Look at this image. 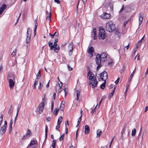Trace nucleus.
<instances>
[{"label":"nucleus","instance_id":"obj_44","mask_svg":"<svg viewBox=\"0 0 148 148\" xmlns=\"http://www.w3.org/2000/svg\"><path fill=\"white\" fill-rule=\"evenodd\" d=\"M38 82L37 81H35V82H34V86H33L34 88H36V84H37Z\"/></svg>","mask_w":148,"mask_h":148},{"label":"nucleus","instance_id":"obj_47","mask_svg":"<svg viewBox=\"0 0 148 148\" xmlns=\"http://www.w3.org/2000/svg\"><path fill=\"white\" fill-rule=\"evenodd\" d=\"M67 67L68 68V69L69 70V71H71L73 69V68L71 67L68 64L67 65Z\"/></svg>","mask_w":148,"mask_h":148},{"label":"nucleus","instance_id":"obj_9","mask_svg":"<svg viewBox=\"0 0 148 148\" xmlns=\"http://www.w3.org/2000/svg\"><path fill=\"white\" fill-rule=\"evenodd\" d=\"M94 49L92 46L88 47L87 50L88 53L91 55V57L93 56V53L94 52Z\"/></svg>","mask_w":148,"mask_h":148},{"label":"nucleus","instance_id":"obj_60","mask_svg":"<svg viewBox=\"0 0 148 148\" xmlns=\"http://www.w3.org/2000/svg\"><path fill=\"white\" fill-rule=\"evenodd\" d=\"M128 20H127L124 22L123 24L124 27H125L126 24L128 23Z\"/></svg>","mask_w":148,"mask_h":148},{"label":"nucleus","instance_id":"obj_3","mask_svg":"<svg viewBox=\"0 0 148 148\" xmlns=\"http://www.w3.org/2000/svg\"><path fill=\"white\" fill-rule=\"evenodd\" d=\"M45 100L44 98L42 99V101L37 107V110L40 114L42 113L44 109Z\"/></svg>","mask_w":148,"mask_h":148},{"label":"nucleus","instance_id":"obj_55","mask_svg":"<svg viewBox=\"0 0 148 148\" xmlns=\"http://www.w3.org/2000/svg\"><path fill=\"white\" fill-rule=\"evenodd\" d=\"M51 119V117H48L46 118V120L47 121L49 122L50 121Z\"/></svg>","mask_w":148,"mask_h":148},{"label":"nucleus","instance_id":"obj_35","mask_svg":"<svg viewBox=\"0 0 148 148\" xmlns=\"http://www.w3.org/2000/svg\"><path fill=\"white\" fill-rule=\"evenodd\" d=\"M65 107V105H61L60 107V109L62 111H63Z\"/></svg>","mask_w":148,"mask_h":148},{"label":"nucleus","instance_id":"obj_1","mask_svg":"<svg viewBox=\"0 0 148 148\" xmlns=\"http://www.w3.org/2000/svg\"><path fill=\"white\" fill-rule=\"evenodd\" d=\"M107 55L105 53H102L100 55L98 54L96 55L95 58V62L98 65L97 69H98L102 66L101 64V62H104L107 58Z\"/></svg>","mask_w":148,"mask_h":148},{"label":"nucleus","instance_id":"obj_19","mask_svg":"<svg viewBox=\"0 0 148 148\" xmlns=\"http://www.w3.org/2000/svg\"><path fill=\"white\" fill-rule=\"evenodd\" d=\"M116 88V87H115L114 88L113 90L112 91L111 93H110L108 95V98L109 99H110L111 98V97L113 96L114 95V94L115 92V90Z\"/></svg>","mask_w":148,"mask_h":148},{"label":"nucleus","instance_id":"obj_12","mask_svg":"<svg viewBox=\"0 0 148 148\" xmlns=\"http://www.w3.org/2000/svg\"><path fill=\"white\" fill-rule=\"evenodd\" d=\"M12 79L13 80H15V76L12 73H10L8 74V79L9 80V79Z\"/></svg>","mask_w":148,"mask_h":148},{"label":"nucleus","instance_id":"obj_26","mask_svg":"<svg viewBox=\"0 0 148 148\" xmlns=\"http://www.w3.org/2000/svg\"><path fill=\"white\" fill-rule=\"evenodd\" d=\"M104 81V82L100 85V88L102 89H104L105 87L106 82V81Z\"/></svg>","mask_w":148,"mask_h":148},{"label":"nucleus","instance_id":"obj_53","mask_svg":"<svg viewBox=\"0 0 148 148\" xmlns=\"http://www.w3.org/2000/svg\"><path fill=\"white\" fill-rule=\"evenodd\" d=\"M79 130V129H78L77 130V131L76 133V134H75V136H76V139H77V135H78V130Z\"/></svg>","mask_w":148,"mask_h":148},{"label":"nucleus","instance_id":"obj_17","mask_svg":"<svg viewBox=\"0 0 148 148\" xmlns=\"http://www.w3.org/2000/svg\"><path fill=\"white\" fill-rule=\"evenodd\" d=\"M90 132V128L87 125H86L85 126V132L86 134H88Z\"/></svg>","mask_w":148,"mask_h":148},{"label":"nucleus","instance_id":"obj_23","mask_svg":"<svg viewBox=\"0 0 148 148\" xmlns=\"http://www.w3.org/2000/svg\"><path fill=\"white\" fill-rule=\"evenodd\" d=\"M135 69H136V68L134 70V71L131 74L130 76V78H129L128 80V81L129 82H131V79H132V78L133 77L134 75V71L135 70Z\"/></svg>","mask_w":148,"mask_h":148},{"label":"nucleus","instance_id":"obj_36","mask_svg":"<svg viewBox=\"0 0 148 148\" xmlns=\"http://www.w3.org/2000/svg\"><path fill=\"white\" fill-rule=\"evenodd\" d=\"M54 102L53 101H52L51 102V112L52 111L53 107L54 106Z\"/></svg>","mask_w":148,"mask_h":148},{"label":"nucleus","instance_id":"obj_49","mask_svg":"<svg viewBox=\"0 0 148 148\" xmlns=\"http://www.w3.org/2000/svg\"><path fill=\"white\" fill-rule=\"evenodd\" d=\"M57 44L56 43V42H54V44L53 45V48H54L56 47H57Z\"/></svg>","mask_w":148,"mask_h":148},{"label":"nucleus","instance_id":"obj_7","mask_svg":"<svg viewBox=\"0 0 148 148\" xmlns=\"http://www.w3.org/2000/svg\"><path fill=\"white\" fill-rule=\"evenodd\" d=\"M98 82L96 80V78L95 79L91 80L89 82V84L91 85L92 86V87L94 88L95 87L97 86Z\"/></svg>","mask_w":148,"mask_h":148},{"label":"nucleus","instance_id":"obj_21","mask_svg":"<svg viewBox=\"0 0 148 148\" xmlns=\"http://www.w3.org/2000/svg\"><path fill=\"white\" fill-rule=\"evenodd\" d=\"M43 81L42 79L40 80L39 85L38 86V88L40 90H41V88L43 86Z\"/></svg>","mask_w":148,"mask_h":148},{"label":"nucleus","instance_id":"obj_61","mask_svg":"<svg viewBox=\"0 0 148 148\" xmlns=\"http://www.w3.org/2000/svg\"><path fill=\"white\" fill-rule=\"evenodd\" d=\"M40 70L39 71L38 73L37 74V77H39V76H41V75L40 74Z\"/></svg>","mask_w":148,"mask_h":148},{"label":"nucleus","instance_id":"obj_64","mask_svg":"<svg viewBox=\"0 0 148 148\" xmlns=\"http://www.w3.org/2000/svg\"><path fill=\"white\" fill-rule=\"evenodd\" d=\"M147 110H148V106H146L145 107V112H146Z\"/></svg>","mask_w":148,"mask_h":148},{"label":"nucleus","instance_id":"obj_8","mask_svg":"<svg viewBox=\"0 0 148 148\" xmlns=\"http://www.w3.org/2000/svg\"><path fill=\"white\" fill-rule=\"evenodd\" d=\"M142 12H140L139 13L138 15V20H139V25H140L143 21V14Z\"/></svg>","mask_w":148,"mask_h":148},{"label":"nucleus","instance_id":"obj_40","mask_svg":"<svg viewBox=\"0 0 148 148\" xmlns=\"http://www.w3.org/2000/svg\"><path fill=\"white\" fill-rule=\"evenodd\" d=\"M64 137V134H63L60 137V141H62Z\"/></svg>","mask_w":148,"mask_h":148},{"label":"nucleus","instance_id":"obj_54","mask_svg":"<svg viewBox=\"0 0 148 148\" xmlns=\"http://www.w3.org/2000/svg\"><path fill=\"white\" fill-rule=\"evenodd\" d=\"M142 40H139L137 42V44H138L139 45V46H140L141 45V44L142 43Z\"/></svg>","mask_w":148,"mask_h":148},{"label":"nucleus","instance_id":"obj_33","mask_svg":"<svg viewBox=\"0 0 148 148\" xmlns=\"http://www.w3.org/2000/svg\"><path fill=\"white\" fill-rule=\"evenodd\" d=\"M114 31L115 33L117 35H119L120 33L119 30L117 29H116L115 28Z\"/></svg>","mask_w":148,"mask_h":148},{"label":"nucleus","instance_id":"obj_22","mask_svg":"<svg viewBox=\"0 0 148 148\" xmlns=\"http://www.w3.org/2000/svg\"><path fill=\"white\" fill-rule=\"evenodd\" d=\"M102 131L100 129L97 130V137H99L102 134Z\"/></svg>","mask_w":148,"mask_h":148},{"label":"nucleus","instance_id":"obj_58","mask_svg":"<svg viewBox=\"0 0 148 148\" xmlns=\"http://www.w3.org/2000/svg\"><path fill=\"white\" fill-rule=\"evenodd\" d=\"M81 120H79L78 119V121H77V125L76 126V127H77V126H78V125L79 124L81 121Z\"/></svg>","mask_w":148,"mask_h":148},{"label":"nucleus","instance_id":"obj_5","mask_svg":"<svg viewBox=\"0 0 148 148\" xmlns=\"http://www.w3.org/2000/svg\"><path fill=\"white\" fill-rule=\"evenodd\" d=\"M74 47L73 45V43L72 42H70L68 46V51L69 54V56H71L72 54L73 51V50Z\"/></svg>","mask_w":148,"mask_h":148},{"label":"nucleus","instance_id":"obj_45","mask_svg":"<svg viewBox=\"0 0 148 148\" xmlns=\"http://www.w3.org/2000/svg\"><path fill=\"white\" fill-rule=\"evenodd\" d=\"M31 38H26V42L27 43H29V41L30 40Z\"/></svg>","mask_w":148,"mask_h":148},{"label":"nucleus","instance_id":"obj_30","mask_svg":"<svg viewBox=\"0 0 148 148\" xmlns=\"http://www.w3.org/2000/svg\"><path fill=\"white\" fill-rule=\"evenodd\" d=\"M47 132H48V127L47 125H45V136L46 139L47 138Z\"/></svg>","mask_w":148,"mask_h":148},{"label":"nucleus","instance_id":"obj_20","mask_svg":"<svg viewBox=\"0 0 148 148\" xmlns=\"http://www.w3.org/2000/svg\"><path fill=\"white\" fill-rule=\"evenodd\" d=\"M31 133V132L29 129H28L27 131V133L25 135L23 136V138L25 139V137H27L28 136H30V134Z\"/></svg>","mask_w":148,"mask_h":148},{"label":"nucleus","instance_id":"obj_2","mask_svg":"<svg viewBox=\"0 0 148 148\" xmlns=\"http://www.w3.org/2000/svg\"><path fill=\"white\" fill-rule=\"evenodd\" d=\"M115 25L111 21H109L106 25V30L109 32H112L115 29Z\"/></svg>","mask_w":148,"mask_h":148},{"label":"nucleus","instance_id":"obj_18","mask_svg":"<svg viewBox=\"0 0 148 148\" xmlns=\"http://www.w3.org/2000/svg\"><path fill=\"white\" fill-rule=\"evenodd\" d=\"M27 38L31 37V34H32V31L29 28H28L27 29Z\"/></svg>","mask_w":148,"mask_h":148},{"label":"nucleus","instance_id":"obj_11","mask_svg":"<svg viewBox=\"0 0 148 148\" xmlns=\"http://www.w3.org/2000/svg\"><path fill=\"white\" fill-rule=\"evenodd\" d=\"M101 16L103 19H108L110 17V15L109 14L104 12L101 15Z\"/></svg>","mask_w":148,"mask_h":148},{"label":"nucleus","instance_id":"obj_63","mask_svg":"<svg viewBox=\"0 0 148 148\" xmlns=\"http://www.w3.org/2000/svg\"><path fill=\"white\" fill-rule=\"evenodd\" d=\"M55 49H54V51L55 52H57L58 50L57 48H56V47L54 48Z\"/></svg>","mask_w":148,"mask_h":148},{"label":"nucleus","instance_id":"obj_28","mask_svg":"<svg viewBox=\"0 0 148 148\" xmlns=\"http://www.w3.org/2000/svg\"><path fill=\"white\" fill-rule=\"evenodd\" d=\"M52 147L53 148H55L56 147V140H53L52 141Z\"/></svg>","mask_w":148,"mask_h":148},{"label":"nucleus","instance_id":"obj_38","mask_svg":"<svg viewBox=\"0 0 148 148\" xmlns=\"http://www.w3.org/2000/svg\"><path fill=\"white\" fill-rule=\"evenodd\" d=\"M16 49L15 50V51H13L11 54L12 56H14L16 55Z\"/></svg>","mask_w":148,"mask_h":148},{"label":"nucleus","instance_id":"obj_42","mask_svg":"<svg viewBox=\"0 0 148 148\" xmlns=\"http://www.w3.org/2000/svg\"><path fill=\"white\" fill-rule=\"evenodd\" d=\"M51 12H50L49 13V15L48 16H47L46 17V19H49V20L50 21L51 20Z\"/></svg>","mask_w":148,"mask_h":148},{"label":"nucleus","instance_id":"obj_59","mask_svg":"<svg viewBox=\"0 0 148 148\" xmlns=\"http://www.w3.org/2000/svg\"><path fill=\"white\" fill-rule=\"evenodd\" d=\"M113 63V62H110L108 63V65L110 66H112Z\"/></svg>","mask_w":148,"mask_h":148},{"label":"nucleus","instance_id":"obj_57","mask_svg":"<svg viewBox=\"0 0 148 148\" xmlns=\"http://www.w3.org/2000/svg\"><path fill=\"white\" fill-rule=\"evenodd\" d=\"M87 67V70L88 71V73H90L92 72L90 71V67L89 66H88Z\"/></svg>","mask_w":148,"mask_h":148},{"label":"nucleus","instance_id":"obj_62","mask_svg":"<svg viewBox=\"0 0 148 148\" xmlns=\"http://www.w3.org/2000/svg\"><path fill=\"white\" fill-rule=\"evenodd\" d=\"M9 132H10L12 130V126H9Z\"/></svg>","mask_w":148,"mask_h":148},{"label":"nucleus","instance_id":"obj_24","mask_svg":"<svg viewBox=\"0 0 148 148\" xmlns=\"http://www.w3.org/2000/svg\"><path fill=\"white\" fill-rule=\"evenodd\" d=\"M126 127H127V125L125 124L124 125V127H123V129L121 132V136L123 135L125 131V129L126 128Z\"/></svg>","mask_w":148,"mask_h":148},{"label":"nucleus","instance_id":"obj_4","mask_svg":"<svg viewBox=\"0 0 148 148\" xmlns=\"http://www.w3.org/2000/svg\"><path fill=\"white\" fill-rule=\"evenodd\" d=\"M106 34H105V31L103 28H101L99 29V39H105L106 37Z\"/></svg>","mask_w":148,"mask_h":148},{"label":"nucleus","instance_id":"obj_46","mask_svg":"<svg viewBox=\"0 0 148 148\" xmlns=\"http://www.w3.org/2000/svg\"><path fill=\"white\" fill-rule=\"evenodd\" d=\"M129 46H130V44H129L127 46H125V49H124L125 50H127L128 49V48L129 47Z\"/></svg>","mask_w":148,"mask_h":148},{"label":"nucleus","instance_id":"obj_16","mask_svg":"<svg viewBox=\"0 0 148 148\" xmlns=\"http://www.w3.org/2000/svg\"><path fill=\"white\" fill-rule=\"evenodd\" d=\"M62 86V84L60 86L59 83L58 85L56 86V90L59 93H60L62 90L61 89Z\"/></svg>","mask_w":148,"mask_h":148},{"label":"nucleus","instance_id":"obj_15","mask_svg":"<svg viewBox=\"0 0 148 148\" xmlns=\"http://www.w3.org/2000/svg\"><path fill=\"white\" fill-rule=\"evenodd\" d=\"M37 143V141L36 140H32L31 141L30 143L28 145L27 148H28L30 146L36 144Z\"/></svg>","mask_w":148,"mask_h":148},{"label":"nucleus","instance_id":"obj_32","mask_svg":"<svg viewBox=\"0 0 148 148\" xmlns=\"http://www.w3.org/2000/svg\"><path fill=\"white\" fill-rule=\"evenodd\" d=\"M59 110L58 108H56L54 111V114L56 116L58 114Z\"/></svg>","mask_w":148,"mask_h":148},{"label":"nucleus","instance_id":"obj_51","mask_svg":"<svg viewBox=\"0 0 148 148\" xmlns=\"http://www.w3.org/2000/svg\"><path fill=\"white\" fill-rule=\"evenodd\" d=\"M64 93H67L68 92V88H65L64 90Z\"/></svg>","mask_w":148,"mask_h":148},{"label":"nucleus","instance_id":"obj_41","mask_svg":"<svg viewBox=\"0 0 148 148\" xmlns=\"http://www.w3.org/2000/svg\"><path fill=\"white\" fill-rule=\"evenodd\" d=\"M124 5H122V8H121V10L119 12V13H120L124 10Z\"/></svg>","mask_w":148,"mask_h":148},{"label":"nucleus","instance_id":"obj_48","mask_svg":"<svg viewBox=\"0 0 148 148\" xmlns=\"http://www.w3.org/2000/svg\"><path fill=\"white\" fill-rule=\"evenodd\" d=\"M80 95V91L79 90H77V97H79Z\"/></svg>","mask_w":148,"mask_h":148},{"label":"nucleus","instance_id":"obj_13","mask_svg":"<svg viewBox=\"0 0 148 148\" xmlns=\"http://www.w3.org/2000/svg\"><path fill=\"white\" fill-rule=\"evenodd\" d=\"M6 126H5V125H3L1 128V130H0V133L2 135L3 134H4L6 130Z\"/></svg>","mask_w":148,"mask_h":148},{"label":"nucleus","instance_id":"obj_43","mask_svg":"<svg viewBox=\"0 0 148 148\" xmlns=\"http://www.w3.org/2000/svg\"><path fill=\"white\" fill-rule=\"evenodd\" d=\"M96 32V28H94L93 29V33L94 34V35H96V34H97Z\"/></svg>","mask_w":148,"mask_h":148},{"label":"nucleus","instance_id":"obj_37","mask_svg":"<svg viewBox=\"0 0 148 148\" xmlns=\"http://www.w3.org/2000/svg\"><path fill=\"white\" fill-rule=\"evenodd\" d=\"M62 117L60 116L58 118V121H60V122H61L62 121Z\"/></svg>","mask_w":148,"mask_h":148},{"label":"nucleus","instance_id":"obj_10","mask_svg":"<svg viewBox=\"0 0 148 148\" xmlns=\"http://www.w3.org/2000/svg\"><path fill=\"white\" fill-rule=\"evenodd\" d=\"M9 82V86L10 88H13L14 87L15 84V80H13L12 79H9V80H8Z\"/></svg>","mask_w":148,"mask_h":148},{"label":"nucleus","instance_id":"obj_34","mask_svg":"<svg viewBox=\"0 0 148 148\" xmlns=\"http://www.w3.org/2000/svg\"><path fill=\"white\" fill-rule=\"evenodd\" d=\"M57 33V32H56L54 34L52 35V37L53 38L54 36H56L58 37V32L57 33V34L56 33Z\"/></svg>","mask_w":148,"mask_h":148},{"label":"nucleus","instance_id":"obj_39","mask_svg":"<svg viewBox=\"0 0 148 148\" xmlns=\"http://www.w3.org/2000/svg\"><path fill=\"white\" fill-rule=\"evenodd\" d=\"M13 109L12 108H10L9 112L8 113L10 114H11L12 112Z\"/></svg>","mask_w":148,"mask_h":148},{"label":"nucleus","instance_id":"obj_52","mask_svg":"<svg viewBox=\"0 0 148 148\" xmlns=\"http://www.w3.org/2000/svg\"><path fill=\"white\" fill-rule=\"evenodd\" d=\"M125 65H123V67L122 69V70H121V73H122V72H123L124 71V70L125 69Z\"/></svg>","mask_w":148,"mask_h":148},{"label":"nucleus","instance_id":"obj_14","mask_svg":"<svg viewBox=\"0 0 148 148\" xmlns=\"http://www.w3.org/2000/svg\"><path fill=\"white\" fill-rule=\"evenodd\" d=\"M88 78L90 80H92L94 79V75L92 72L90 73H88L87 74Z\"/></svg>","mask_w":148,"mask_h":148},{"label":"nucleus","instance_id":"obj_31","mask_svg":"<svg viewBox=\"0 0 148 148\" xmlns=\"http://www.w3.org/2000/svg\"><path fill=\"white\" fill-rule=\"evenodd\" d=\"M48 44L49 46L50 47V50H51L53 48V43L49 41Z\"/></svg>","mask_w":148,"mask_h":148},{"label":"nucleus","instance_id":"obj_50","mask_svg":"<svg viewBox=\"0 0 148 148\" xmlns=\"http://www.w3.org/2000/svg\"><path fill=\"white\" fill-rule=\"evenodd\" d=\"M119 78H117V80L115 82V83L116 84H117L119 82Z\"/></svg>","mask_w":148,"mask_h":148},{"label":"nucleus","instance_id":"obj_56","mask_svg":"<svg viewBox=\"0 0 148 148\" xmlns=\"http://www.w3.org/2000/svg\"><path fill=\"white\" fill-rule=\"evenodd\" d=\"M97 105L95 107V108L94 109H92L91 111V113H94L95 112H96L95 111V108H96L97 107Z\"/></svg>","mask_w":148,"mask_h":148},{"label":"nucleus","instance_id":"obj_27","mask_svg":"<svg viewBox=\"0 0 148 148\" xmlns=\"http://www.w3.org/2000/svg\"><path fill=\"white\" fill-rule=\"evenodd\" d=\"M136 133V130L134 128L132 131V135L133 136H134Z\"/></svg>","mask_w":148,"mask_h":148},{"label":"nucleus","instance_id":"obj_6","mask_svg":"<svg viewBox=\"0 0 148 148\" xmlns=\"http://www.w3.org/2000/svg\"><path fill=\"white\" fill-rule=\"evenodd\" d=\"M108 74L106 71L103 72L100 75V77L101 79L104 81H106V80L107 78Z\"/></svg>","mask_w":148,"mask_h":148},{"label":"nucleus","instance_id":"obj_29","mask_svg":"<svg viewBox=\"0 0 148 148\" xmlns=\"http://www.w3.org/2000/svg\"><path fill=\"white\" fill-rule=\"evenodd\" d=\"M6 7V5L5 4L3 5H2L0 8V10L2 11H3Z\"/></svg>","mask_w":148,"mask_h":148},{"label":"nucleus","instance_id":"obj_25","mask_svg":"<svg viewBox=\"0 0 148 148\" xmlns=\"http://www.w3.org/2000/svg\"><path fill=\"white\" fill-rule=\"evenodd\" d=\"M35 28L34 29V35H35V34H36V29L37 25H38V24L37 23V19H36L35 20Z\"/></svg>","mask_w":148,"mask_h":148}]
</instances>
